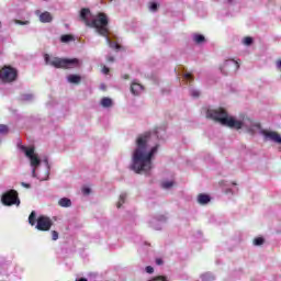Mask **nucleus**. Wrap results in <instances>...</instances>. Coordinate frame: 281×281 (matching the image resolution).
<instances>
[{
	"label": "nucleus",
	"mask_w": 281,
	"mask_h": 281,
	"mask_svg": "<svg viewBox=\"0 0 281 281\" xmlns=\"http://www.w3.org/2000/svg\"><path fill=\"white\" fill-rule=\"evenodd\" d=\"M126 202V193H122L120 195L119 202L116 204V207H122V205H124V203Z\"/></svg>",
	"instance_id": "nucleus-21"
},
{
	"label": "nucleus",
	"mask_w": 281,
	"mask_h": 281,
	"mask_svg": "<svg viewBox=\"0 0 281 281\" xmlns=\"http://www.w3.org/2000/svg\"><path fill=\"white\" fill-rule=\"evenodd\" d=\"M19 78V70L12 66H3L0 69V80L4 85H10V82H14Z\"/></svg>",
	"instance_id": "nucleus-6"
},
{
	"label": "nucleus",
	"mask_w": 281,
	"mask_h": 281,
	"mask_svg": "<svg viewBox=\"0 0 281 281\" xmlns=\"http://www.w3.org/2000/svg\"><path fill=\"white\" fill-rule=\"evenodd\" d=\"M53 225L54 222H52V218L45 215H41L37 217V224L35 225V229H38V232H49Z\"/></svg>",
	"instance_id": "nucleus-9"
},
{
	"label": "nucleus",
	"mask_w": 281,
	"mask_h": 281,
	"mask_svg": "<svg viewBox=\"0 0 281 281\" xmlns=\"http://www.w3.org/2000/svg\"><path fill=\"white\" fill-rule=\"evenodd\" d=\"M78 281H87V279H85V278H80Z\"/></svg>",
	"instance_id": "nucleus-43"
},
{
	"label": "nucleus",
	"mask_w": 281,
	"mask_h": 281,
	"mask_svg": "<svg viewBox=\"0 0 281 281\" xmlns=\"http://www.w3.org/2000/svg\"><path fill=\"white\" fill-rule=\"evenodd\" d=\"M251 43H254V38L247 36L244 38V45H251Z\"/></svg>",
	"instance_id": "nucleus-28"
},
{
	"label": "nucleus",
	"mask_w": 281,
	"mask_h": 281,
	"mask_svg": "<svg viewBox=\"0 0 281 281\" xmlns=\"http://www.w3.org/2000/svg\"><path fill=\"white\" fill-rule=\"evenodd\" d=\"M210 201H212V198H210V195H207L205 193H200L198 195V203H200V205H207V203H210Z\"/></svg>",
	"instance_id": "nucleus-12"
},
{
	"label": "nucleus",
	"mask_w": 281,
	"mask_h": 281,
	"mask_svg": "<svg viewBox=\"0 0 281 281\" xmlns=\"http://www.w3.org/2000/svg\"><path fill=\"white\" fill-rule=\"evenodd\" d=\"M23 188H30V183L22 182Z\"/></svg>",
	"instance_id": "nucleus-41"
},
{
	"label": "nucleus",
	"mask_w": 281,
	"mask_h": 281,
	"mask_svg": "<svg viewBox=\"0 0 281 281\" xmlns=\"http://www.w3.org/2000/svg\"><path fill=\"white\" fill-rule=\"evenodd\" d=\"M21 150H23V153H25V156L29 157V159H31L32 157L36 156V154H34V147L27 148L25 146H22Z\"/></svg>",
	"instance_id": "nucleus-15"
},
{
	"label": "nucleus",
	"mask_w": 281,
	"mask_h": 281,
	"mask_svg": "<svg viewBox=\"0 0 281 281\" xmlns=\"http://www.w3.org/2000/svg\"><path fill=\"white\" fill-rule=\"evenodd\" d=\"M238 69H240V64L234 59H227L220 66L223 76H228L229 71H238Z\"/></svg>",
	"instance_id": "nucleus-8"
},
{
	"label": "nucleus",
	"mask_w": 281,
	"mask_h": 281,
	"mask_svg": "<svg viewBox=\"0 0 281 281\" xmlns=\"http://www.w3.org/2000/svg\"><path fill=\"white\" fill-rule=\"evenodd\" d=\"M193 41L198 44L201 45V43H205V36L201 35V34H195L193 36Z\"/></svg>",
	"instance_id": "nucleus-20"
},
{
	"label": "nucleus",
	"mask_w": 281,
	"mask_h": 281,
	"mask_svg": "<svg viewBox=\"0 0 281 281\" xmlns=\"http://www.w3.org/2000/svg\"><path fill=\"white\" fill-rule=\"evenodd\" d=\"M60 41L61 43H69V41H74V35H69V34L61 35Z\"/></svg>",
	"instance_id": "nucleus-23"
},
{
	"label": "nucleus",
	"mask_w": 281,
	"mask_h": 281,
	"mask_svg": "<svg viewBox=\"0 0 281 281\" xmlns=\"http://www.w3.org/2000/svg\"><path fill=\"white\" fill-rule=\"evenodd\" d=\"M108 63H115V57H113V56H110V57H108Z\"/></svg>",
	"instance_id": "nucleus-37"
},
{
	"label": "nucleus",
	"mask_w": 281,
	"mask_h": 281,
	"mask_svg": "<svg viewBox=\"0 0 281 281\" xmlns=\"http://www.w3.org/2000/svg\"><path fill=\"white\" fill-rule=\"evenodd\" d=\"M252 243L256 247H260L261 245H265V238L256 237Z\"/></svg>",
	"instance_id": "nucleus-22"
},
{
	"label": "nucleus",
	"mask_w": 281,
	"mask_h": 281,
	"mask_svg": "<svg viewBox=\"0 0 281 281\" xmlns=\"http://www.w3.org/2000/svg\"><path fill=\"white\" fill-rule=\"evenodd\" d=\"M209 276H210V274H203V276H202V280H203V281H210V280H207Z\"/></svg>",
	"instance_id": "nucleus-40"
},
{
	"label": "nucleus",
	"mask_w": 281,
	"mask_h": 281,
	"mask_svg": "<svg viewBox=\"0 0 281 281\" xmlns=\"http://www.w3.org/2000/svg\"><path fill=\"white\" fill-rule=\"evenodd\" d=\"M157 8L159 7L156 2H150L149 10H151V12H157Z\"/></svg>",
	"instance_id": "nucleus-27"
},
{
	"label": "nucleus",
	"mask_w": 281,
	"mask_h": 281,
	"mask_svg": "<svg viewBox=\"0 0 281 281\" xmlns=\"http://www.w3.org/2000/svg\"><path fill=\"white\" fill-rule=\"evenodd\" d=\"M30 160H31V166L33 167V168H38V166H41V159H38V156H32L31 158H30Z\"/></svg>",
	"instance_id": "nucleus-19"
},
{
	"label": "nucleus",
	"mask_w": 281,
	"mask_h": 281,
	"mask_svg": "<svg viewBox=\"0 0 281 281\" xmlns=\"http://www.w3.org/2000/svg\"><path fill=\"white\" fill-rule=\"evenodd\" d=\"M44 60L46 65H50L52 67H55V69H74L76 67H80V60L78 58H60V57H54L50 59L49 55L46 54L44 56Z\"/></svg>",
	"instance_id": "nucleus-4"
},
{
	"label": "nucleus",
	"mask_w": 281,
	"mask_h": 281,
	"mask_svg": "<svg viewBox=\"0 0 281 281\" xmlns=\"http://www.w3.org/2000/svg\"><path fill=\"white\" fill-rule=\"evenodd\" d=\"M15 23H16L18 25H30V21L15 20Z\"/></svg>",
	"instance_id": "nucleus-30"
},
{
	"label": "nucleus",
	"mask_w": 281,
	"mask_h": 281,
	"mask_svg": "<svg viewBox=\"0 0 281 281\" xmlns=\"http://www.w3.org/2000/svg\"><path fill=\"white\" fill-rule=\"evenodd\" d=\"M206 117L209 120H214V122H220L222 126H228V128H235L236 131H240L243 128V121H238L234 119V116H229L227 111L223 108L218 109H209L206 111Z\"/></svg>",
	"instance_id": "nucleus-2"
},
{
	"label": "nucleus",
	"mask_w": 281,
	"mask_h": 281,
	"mask_svg": "<svg viewBox=\"0 0 281 281\" xmlns=\"http://www.w3.org/2000/svg\"><path fill=\"white\" fill-rule=\"evenodd\" d=\"M52 238H53V240H56L58 238V232L53 231L52 232Z\"/></svg>",
	"instance_id": "nucleus-34"
},
{
	"label": "nucleus",
	"mask_w": 281,
	"mask_h": 281,
	"mask_svg": "<svg viewBox=\"0 0 281 281\" xmlns=\"http://www.w3.org/2000/svg\"><path fill=\"white\" fill-rule=\"evenodd\" d=\"M183 78H184V80H191V81L194 80V77H192V74H190V72L184 74Z\"/></svg>",
	"instance_id": "nucleus-29"
},
{
	"label": "nucleus",
	"mask_w": 281,
	"mask_h": 281,
	"mask_svg": "<svg viewBox=\"0 0 281 281\" xmlns=\"http://www.w3.org/2000/svg\"><path fill=\"white\" fill-rule=\"evenodd\" d=\"M38 218H36V211H32L29 215V224H31L32 227L37 224Z\"/></svg>",
	"instance_id": "nucleus-18"
},
{
	"label": "nucleus",
	"mask_w": 281,
	"mask_h": 281,
	"mask_svg": "<svg viewBox=\"0 0 281 281\" xmlns=\"http://www.w3.org/2000/svg\"><path fill=\"white\" fill-rule=\"evenodd\" d=\"M0 134L1 135L8 134V125L0 124Z\"/></svg>",
	"instance_id": "nucleus-26"
},
{
	"label": "nucleus",
	"mask_w": 281,
	"mask_h": 281,
	"mask_svg": "<svg viewBox=\"0 0 281 281\" xmlns=\"http://www.w3.org/2000/svg\"><path fill=\"white\" fill-rule=\"evenodd\" d=\"M90 27H94V30L100 34V36H103L111 45V37H109V16L106 13H98L95 19L91 21Z\"/></svg>",
	"instance_id": "nucleus-3"
},
{
	"label": "nucleus",
	"mask_w": 281,
	"mask_h": 281,
	"mask_svg": "<svg viewBox=\"0 0 281 281\" xmlns=\"http://www.w3.org/2000/svg\"><path fill=\"white\" fill-rule=\"evenodd\" d=\"M79 16L87 27H91V22L89 20V16H91V10H89V8L81 9Z\"/></svg>",
	"instance_id": "nucleus-10"
},
{
	"label": "nucleus",
	"mask_w": 281,
	"mask_h": 281,
	"mask_svg": "<svg viewBox=\"0 0 281 281\" xmlns=\"http://www.w3.org/2000/svg\"><path fill=\"white\" fill-rule=\"evenodd\" d=\"M32 172H33V175H36V169H33V171H32Z\"/></svg>",
	"instance_id": "nucleus-44"
},
{
	"label": "nucleus",
	"mask_w": 281,
	"mask_h": 281,
	"mask_svg": "<svg viewBox=\"0 0 281 281\" xmlns=\"http://www.w3.org/2000/svg\"><path fill=\"white\" fill-rule=\"evenodd\" d=\"M191 95H192V98H199V95H201V93L198 90H193L191 92Z\"/></svg>",
	"instance_id": "nucleus-33"
},
{
	"label": "nucleus",
	"mask_w": 281,
	"mask_h": 281,
	"mask_svg": "<svg viewBox=\"0 0 281 281\" xmlns=\"http://www.w3.org/2000/svg\"><path fill=\"white\" fill-rule=\"evenodd\" d=\"M82 78L79 75H69L68 76V82L71 85H80V81Z\"/></svg>",
	"instance_id": "nucleus-14"
},
{
	"label": "nucleus",
	"mask_w": 281,
	"mask_h": 281,
	"mask_svg": "<svg viewBox=\"0 0 281 281\" xmlns=\"http://www.w3.org/2000/svg\"><path fill=\"white\" fill-rule=\"evenodd\" d=\"M123 78H124V80H128L130 76L128 75H124Z\"/></svg>",
	"instance_id": "nucleus-42"
},
{
	"label": "nucleus",
	"mask_w": 281,
	"mask_h": 281,
	"mask_svg": "<svg viewBox=\"0 0 281 281\" xmlns=\"http://www.w3.org/2000/svg\"><path fill=\"white\" fill-rule=\"evenodd\" d=\"M142 91H144V87L142 86V83L133 81L131 85V93H133V95H139Z\"/></svg>",
	"instance_id": "nucleus-11"
},
{
	"label": "nucleus",
	"mask_w": 281,
	"mask_h": 281,
	"mask_svg": "<svg viewBox=\"0 0 281 281\" xmlns=\"http://www.w3.org/2000/svg\"><path fill=\"white\" fill-rule=\"evenodd\" d=\"M161 186L165 190H168V189L172 188V186H175V182L173 181H165V182H162Z\"/></svg>",
	"instance_id": "nucleus-25"
},
{
	"label": "nucleus",
	"mask_w": 281,
	"mask_h": 281,
	"mask_svg": "<svg viewBox=\"0 0 281 281\" xmlns=\"http://www.w3.org/2000/svg\"><path fill=\"white\" fill-rule=\"evenodd\" d=\"M82 192H83V194H91V189L83 188Z\"/></svg>",
	"instance_id": "nucleus-35"
},
{
	"label": "nucleus",
	"mask_w": 281,
	"mask_h": 281,
	"mask_svg": "<svg viewBox=\"0 0 281 281\" xmlns=\"http://www.w3.org/2000/svg\"><path fill=\"white\" fill-rule=\"evenodd\" d=\"M156 265H158V266L164 265V260L160 259V258H157V259H156Z\"/></svg>",
	"instance_id": "nucleus-36"
},
{
	"label": "nucleus",
	"mask_w": 281,
	"mask_h": 281,
	"mask_svg": "<svg viewBox=\"0 0 281 281\" xmlns=\"http://www.w3.org/2000/svg\"><path fill=\"white\" fill-rule=\"evenodd\" d=\"M101 106H103L104 109H109V108L113 106V100H111V98L104 97L101 100Z\"/></svg>",
	"instance_id": "nucleus-17"
},
{
	"label": "nucleus",
	"mask_w": 281,
	"mask_h": 281,
	"mask_svg": "<svg viewBox=\"0 0 281 281\" xmlns=\"http://www.w3.org/2000/svg\"><path fill=\"white\" fill-rule=\"evenodd\" d=\"M53 16H52V13L49 12H43L41 15H40V21L41 23H52L53 21Z\"/></svg>",
	"instance_id": "nucleus-13"
},
{
	"label": "nucleus",
	"mask_w": 281,
	"mask_h": 281,
	"mask_svg": "<svg viewBox=\"0 0 281 281\" xmlns=\"http://www.w3.org/2000/svg\"><path fill=\"white\" fill-rule=\"evenodd\" d=\"M157 280H159V281H168V280L166 279V277H158L157 279H154V281H157Z\"/></svg>",
	"instance_id": "nucleus-39"
},
{
	"label": "nucleus",
	"mask_w": 281,
	"mask_h": 281,
	"mask_svg": "<svg viewBox=\"0 0 281 281\" xmlns=\"http://www.w3.org/2000/svg\"><path fill=\"white\" fill-rule=\"evenodd\" d=\"M44 60L46 65H50L52 67H55V69H74L76 67H80V60L78 58H60V57H54L50 59L49 55L46 54L44 56Z\"/></svg>",
	"instance_id": "nucleus-5"
},
{
	"label": "nucleus",
	"mask_w": 281,
	"mask_h": 281,
	"mask_svg": "<svg viewBox=\"0 0 281 281\" xmlns=\"http://www.w3.org/2000/svg\"><path fill=\"white\" fill-rule=\"evenodd\" d=\"M276 65L277 68L281 71V59L277 60Z\"/></svg>",
	"instance_id": "nucleus-38"
},
{
	"label": "nucleus",
	"mask_w": 281,
	"mask_h": 281,
	"mask_svg": "<svg viewBox=\"0 0 281 281\" xmlns=\"http://www.w3.org/2000/svg\"><path fill=\"white\" fill-rule=\"evenodd\" d=\"M1 203L8 207L12 205H21V200H19V192L16 190H9L1 196Z\"/></svg>",
	"instance_id": "nucleus-7"
},
{
	"label": "nucleus",
	"mask_w": 281,
	"mask_h": 281,
	"mask_svg": "<svg viewBox=\"0 0 281 281\" xmlns=\"http://www.w3.org/2000/svg\"><path fill=\"white\" fill-rule=\"evenodd\" d=\"M110 71H111V70L109 69V67L103 66V68H102V74H104L105 76H109Z\"/></svg>",
	"instance_id": "nucleus-32"
},
{
	"label": "nucleus",
	"mask_w": 281,
	"mask_h": 281,
	"mask_svg": "<svg viewBox=\"0 0 281 281\" xmlns=\"http://www.w3.org/2000/svg\"><path fill=\"white\" fill-rule=\"evenodd\" d=\"M148 142H150V132L139 134L136 138V149L133 153L132 170L136 175L140 172H150L153 170V157L157 155L159 145H155L148 151Z\"/></svg>",
	"instance_id": "nucleus-1"
},
{
	"label": "nucleus",
	"mask_w": 281,
	"mask_h": 281,
	"mask_svg": "<svg viewBox=\"0 0 281 281\" xmlns=\"http://www.w3.org/2000/svg\"><path fill=\"white\" fill-rule=\"evenodd\" d=\"M111 43V44H110ZM110 43H108L109 47H111L112 49H122V46L115 42H112L110 40Z\"/></svg>",
	"instance_id": "nucleus-24"
},
{
	"label": "nucleus",
	"mask_w": 281,
	"mask_h": 281,
	"mask_svg": "<svg viewBox=\"0 0 281 281\" xmlns=\"http://www.w3.org/2000/svg\"><path fill=\"white\" fill-rule=\"evenodd\" d=\"M146 273H155V269L151 266L145 268Z\"/></svg>",
	"instance_id": "nucleus-31"
},
{
	"label": "nucleus",
	"mask_w": 281,
	"mask_h": 281,
	"mask_svg": "<svg viewBox=\"0 0 281 281\" xmlns=\"http://www.w3.org/2000/svg\"><path fill=\"white\" fill-rule=\"evenodd\" d=\"M60 207H71V200L69 198H61L58 201Z\"/></svg>",
	"instance_id": "nucleus-16"
}]
</instances>
